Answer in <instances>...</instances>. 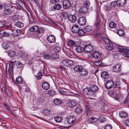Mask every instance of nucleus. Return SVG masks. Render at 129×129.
<instances>
[{"label":"nucleus","instance_id":"1","mask_svg":"<svg viewBox=\"0 0 129 129\" xmlns=\"http://www.w3.org/2000/svg\"><path fill=\"white\" fill-rule=\"evenodd\" d=\"M102 35L101 34H99L97 35V36L99 37H102L103 40L107 44V45L106 46L107 49L110 50H112L114 49V47L113 46V44L111 42H110L109 39L107 38L102 37Z\"/></svg>","mask_w":129,"mask_h":129},{"label":"nucleus","instance_id":"2","mask_svg":"<svg viewBox=\"0 0 129 129\" xmlns=\"http://www.w3.org/2000/svg\"><path fill=\"white\" fill-rule=\"evenodd\" d=\"M62 63L66 67H70L72 65L73 63V61L70 59H65L62 61Z\"/></svg>","mask_w":129,"mask_h":129},{"label":"nucleus","instance_id":"3","mask_svg":"<svg viewBox=\"0 0 129 129\" xmlns=\"http://www.w3.org/2000/svg\"><path fill=\"white\" fill-rule=\"evenodd\" d=\"M117 48H118V51L119 52H124V54L129 53V48H125V47L119 46H118Z\"/></svg>","mask_w":129,"mask_h":129},{"label":"nucleus","instance_id":"4","mask_svg":"<svg viewBox=\"0 0 129 129\" xmlns=\"http://www.w3.org/2000/svg\"><path fill=\"white\" fill-rule=\"evenodd\" d=\"M84 49L87 52H91L93 49V46L91 43H89L86 45L84 47Z\"/></svg>","mask_w":129,"mask_h":129},{"label":"nucleus","instance_id":"5","mask_svg":"<svg viewBox=\"0 0 129 129\" xmlns=\"http://www.w3.org/2000/svg\"><path fill=\"white\" fill-rule=\"evenodd\" d=\"M71 6V4L68 0H64L63 2V8L65 9L69 8Z\"/></svg>","mask_w":129,"mask_h":129},{"label":"nucleus","instance_id":"6","mask_svg":"<svg viewBox=\"0 0 129 129\" xmlns=\"http://www.w3.org/2000/svg\"><path fill=\"white\" fill-rule=\"evenodd\" d=\"M68 104L70 107L73 108L76 106L77 102L75 100H71L69 101Z\"/></svg>","mask_w":129,"mask_h":129},{"label":"nucleus","instance_id":"7","mask_svg":"<svg viewBox=\"0 0 129 129\" xmlns=\"http://www.w3.org/2000/svg\"><path fill=\"white\" fill-rule=\"evenodd\" d=\"M78 22V24L80 26H83L86 24V20L84 17H82L79 19Z\"/></svg>","mask_w":129,"mask_h":129},{"label":"nucleus","instance_id":"8","mask_svg":"<svg viewBox=\"0 0 129 129\" xmlns=\"http://www.w3.org/2000/svg\"><path fill=\"white\" fill-rule=\"evenodd\" d=\"M47 40L49 43H53L55 42L56 38L53 35L49 36L47 37Z\"/></svg>","mask_w":129,"mask_h":129},{"label":"nucleus","instance_id":"9","mask_svg":"<svg viewBox=\"0 0 129 129\" xmlns=\"http://www.w3.org/2000/svg\"><path fill=\"white\" fill-rule=\"evenodd\" d=\"M91 56L92 58H93L95 59H99L101 57L100 53L97 51L93 52Z\"/></svg>","mask_w":129,"mask_h":129},{"label":"nucleus","instance_id":"10","mask_svg":"<svg viewBox=\"0 0 129 129\" xmlns=\"http://www.w3.org/2000/svg\"><path fill=\"white\" fill-rule=\"evenodd\" d=\"M9 6H10L9 5H6L4 7L5 10H4V12L5 14L7 15H10L12 13V11L9 9V8L7 7Z\"/></svg>","mask_w":129,"mask_h":129},{"label":"nucleus","instance_id":"11","mask_svg":"<svg viewBox=\"0 0 129 129\" xmlns=\"http://www.w3.org/2000/svg\"><path fill=\"white\" fill-rule=\"evenodd\" d=\"M75 117L74 116L69 117L67 118V121L68 123L71 125L73 124L76 121Z\"/></svg>","mask_w":129,"mask_h":129},{"label":"nucleus","instance_id":"12","mask_svg":"<svg viewBox=\"0 0 129 129\" xmlns=\"http://www.w3.org/2000/svg\"><path fill=\"white\" fill-rule=\"evenodd\" d=\"M42 86V88L44 89L45 90H47L50 88V85L48 82L45 81L43 83Z\"/></svg>","mask_w":129,"mask_h":129},{"label":"nucleus","instance_id":"13","mask_svg":"<svg viewBox=\"0 0 129 129\" xmlns=\"http://www.w3.org/2000/svg\"><path fill=\"white\" fill-rule=\"evenodd\" d=\"M115 95L114 96V98L115 100L119 102L123 98L122 94L119 92L118 93L115 94Z\"/></svg>","mask_w":129,"mask_h":129},{"label":"nucleus","instance_id":"14","mask_svg":"<svg viewBox=\"0 0 129 129\" xmlns=\"http://www.w3.org/2000/svg\"><path fill=\"white\" fill-rule=\"evenodd\" d=\"M121 65L119 63L113 66V71L115 72H119L120 71Z\"/></svg>","mask_w":129,"mask_h":129},{"label":"nucleus","instance_id":"15","mask_svg":"<svg viewBox=\"0 0 129 129\" xmlns=\"http://www.w3.org/2000/svg\"><path fill=\"white\" fill-rule=\"evenodd\" d=\"M114 85V82L112 80L108 81L106 84V87L108 89L111 88Z\"/></svg>","mask_w":129,"mask_h":129},{"label":"nucleus","instance_id":"16","mask_svg":"<svg viewBox=\"0 0 129 129\" xmlns=\"http://www.w3.org/2000/svg\"><path fill=\"white\" fill-rule=\"evenodd\" d=\"M79 29V27L78 25L75 24L72 27V31L73 33H77Z\"/></svg>","mask_w":129,"mask_h":129},{"label":"nucleus","instance_id":"17","mask_svg":"<svg viewBox=\"0 0 129 129\" xmlns=\"http://www.w3.org/2000/svg\"><path fill=\"white\" fill-rule=\"evenodd\" d=\"M119 92L118 90L114 89L113 90H109L108 93V95L110 96H112L114 94H116Z\"/></svg>","mask_w":129,"mask_h":129},{"label":"nucleus","instance_id":"18","mask_svg":"<svg viewBox=\"0 0 129 129\" xmlns=\"http://www.w3.org/2000/svg\"><path fill=\"white\" fill-rule=\"evenodd\" d=\"M79 73L82 76H85L88 74V72L87 69H83L82 68Z\"/></svg>","mask_w":129,"mask_h":129},{"label":"nucleus","instance_id":"19","mask_svg":"<svg viewBox=\"0 0 129 129\" xmlns=\"http://www.w3.org/2000/svg\"><path fill=\"white\" fill-rule=\"evenodd\" d=\"M68 18L71 22H75L76 20V18L75 16L73 15H70Z\"/></svg>","mask_w":129,"mask_h":129},{"label":"nucleus","instance_id":"20","mask_svg":"<svg viewBox=\"0 0 129 129\" xmlns=\"http://www.w3.org/2000/svg\"><path fill=\"white\" fill-rule=\"evenodd\" d=\"M117 6L119 7H122L126 3V0H117Z\"/></svg>","mask_w":129,"mask_h":129},{"label":"nucleus","instance_id":"21","mask_svg":"<svg viewBox=\"0 0 129 129\" xmlns=\"http://www.w3.org/2000/svg\"><path fill=\"white\" fill-rule=\"evenodd\" d=\"M39 29V27L35 25L31 27L30 29V30L31 32H35L37 31Z\"/></svg>","mask_w":129,"mask_h":129},{"label":"nucleus","instance_id":"22","mask_svg":"<svg viewBox=\"0 0 129 129\" xmlns=\"http://www.w3.org/2000/svg\"><path fill=\"white\" fill-rule=\"evenodd\" d=\"M98 120V119L95 117H93L90 118L88 120V122L90 123H94L96 122Z\"/></svg>","mask_w":129,"mask_h":129},{"label":"nucleus","instance_id":"23","mask_svg":"<svg viewBox=\"0 0 129 129\" xmlns=\"http://www.w3.org/2000/svg\"><path fill=\"white\" fill-rule=\"evenodd\" d=\"M119 115L120 117L123 118H127L128 116V114L126 112L122 111L120 112Z\"/></svg>","mask_w":129,"mask_h":129},{"label":"nucleus","instance_id":"24","mask_svg":"<svg viewBox=\"0 0 129 129\" xmlns=\"http://www.w3.org/2000/svg\"><path fill=\"white\" fill-rule=\"evenodd\" d=\"M67 44L68 46L70 47L75 46L76 44L75 42L74 41L72 40H70L67 42Z\"/></svg>","mask_w":129,"mask_h":129},{"label":"nucleus","instance_id":"25","mask_svg":"<svg viewBox=\"0 0 129 129\" xmlns=\"http://www.w3.org/2000/svg\"><path fill=\"white\" fill-rule=\"evenodd\" d=\"M82 68L81 66L78 65L74 67V70L75 72H79H79L82 69Z\"/></svg>","mask_w":129,"mask_h":129},{"label":"nucleus","instance_id":"26","mask_svg":"<svg viewBox=\"0 0 129 129\" xmlns=\"http://www.w3.org/2000/svg\"><path fill=\"white\" fill-rule=\"evenodd\" d=\"M54 103L56 105L61 104L62 103V101L58 99H55L53 101Z\"/></svg>","mask_w":129,"mask_h":129},{"label":"nucleus","instance_id":"27","mask_svg":"<svg viewBox=\"0 0 129 129\" xmlns=\"http://www.w3.org/2000/svg\"><path fill=\"white\" fill-rule=\"evenodd\" d=\"M99 89L98 87L96 85H93L90 87V90L92 92H95L97 90Z\"/></svg>","mask_w":129,"mask_h":129},{"label":"nucleus","instance_id":"28","mask_svg":"<svg viewBox=\"0 0 129 129\" xmlns=\"http://www.w3.org/2000/svg\"><path fill=\"white\" fill-rule=\"evenodd\" d=\"M88 8L83 6L80 9V11L82 13H86L88 11Z\"/></svg>","mask_w":129,"mask_h":129},{"label":"nucleus","instance_id":"29","mask_svg":"<svg viewBox=\"0 0 129 129\" xmlns=\"http://www.w3.org/2000/svg\"><path fill=\"white\" fill-rule=\"evenodd\" d=\"M78 35L79 36H82L86 34V32L82 29H79L78 31L77 32Z\"/></svg>","mask_w":129,"mask_h":129},{"label":"nucleus","instance_id":"30","mask_svg":"<svg viewBox=\"0 0 129 129\" xmlns=\"http://www.w3.org/2000/svg\"><path fill=\"white\" fill-rule=\"evenodd\" d=\"M101 76L102 77L104 78H107L109 76L108 73L105 72H103L101 74Z\"/></svg>","mask_w":129,"mask_h":129},{"label":"nucleus","instance_id":"31","mask_svg":"<svg viewBox=\"0 0 129 129\" xmlns=\"http://www.w3.org/2000/svg\"><path fill=\"white\" fill-rule=\"evenodd\" d=\"M56 91L53 90H51L48 91L49 95L50 96H52L56 94Z\"/></svg>","mask_w":129,"mask_h":129},{"label":"nucleus","instance_id":"32","mask_svg":"<svg viewBox=\"0 0 129 129\" xmlns=\"http://www.w3.org/2000/svg\"><path fill=\"white\" fill-rule=\"evenodd\" d=\"M76 51L78 53H82L84 51L83 47H77L76 48Z\"/></svg>","mask_w":129,"mask_h":129},{"label":"nucleus","instance_id":"33","mask_svg":"<svg viewBox=\"0 0 129 129\" xmlns=\"http://www.w3.org/2000/svg\"><path fill=\"white\" fill-rule=\"evenodd\" d=\"M83 93L85 95L89 94L90 92V90L88 88H84L83 90Z\"/></svg>","mask_w":129,"mask_h":129},{"label":"nucleus","instance_id":"34","mask_svg":"<svg viewBox=\"0 0 129 129\" xmlns=\"http://www.w3.org/2000/svg\"><path fill=\"white\" fill-rule=\"evenodd\" d=\"M16 83L20 84L22 82L23 79L21 77H18L16 78Z\"/></svg>","mask_w":129,"mask_h":129},{"label":"nucleus","instance_id":"35","mask_svg":"<svg viewBox=\"0 0 129 129\" xmlns=\"http://www.w3.org/2000/svg\"><path fill=\"white\" fill-rule=\"evenodd\" d=\"M42 17L44 21H45L46 23H48L49 22H51L52 21L51 20L45 16L44 15V16H43Z\"/></svg>","mask_w":129,"mask_h":129},{"label":"nucleus","instance_id":"36","mask_svg":"<svg viewBox=\"0 0 129 129\" xmlns=\"http://www.w3.org/2000/svg\"><path fill=\"white\" fill-rule=\"evenodd\" d=\"M51 57L53 60H56L58 58V54L56 53H53L51 55Z\"/></svg>","mask_w":129,"mask_h":129},{"label":"nucleus","instance_id":"37","mask_svg":"<svg viewBox=\"0 0 129 129\" xmlns=\"http://www.w3.org/2000/svg\"><path fill=\"white\" fill-rule=\"evenodd\" d=\"M37 31L38 34V35H37V38H38L40 37V36H39V34H42L44 33V29L43 28H39V29Z\"/></svg>","mask_w":129,"mask_h":129},{"label":"nucleus","instance_id":"38","mask_svg":"<svg viewBox=\"0 0 129 129\" xmlns=\"http://www.w3.org/2000/svg\"><path fill=\"white\" fill-rule=\"evenodd\" d=\"M92 27L90 26H86L84 28L85 31L86 32H88L90 31L92 29Z\"/></svg>","mask_w":129,"mask_h":129},{"label":"nucleus","instance_id":"39","mask_svg":"<svg viewBox=\"0 0 129 129\" xmlns=\"http://www.w3.org/2000/svg\"><path fill=\"white\" fill-rule=\"evenodd\" d=\"M116 33L120 36H123L124 35L123 31L121 29H117Z\"/></svg>","mask_w":129,"mask_h":129},{"label":"nucleus","instance_id":"40","mask_svg":"<svg viewBox=\"0 0 129 129\" xmlns=\"http://www.w3.org/2000/svg\"><path fill=\"white\" fill-rule=\"evenodd\" d=\"M16 25L18 27L21 28L24 26V24L22 22L18 21L16 23Z\"/></svg>","mask_w":129,"mask_h":129},{"label":"nucleus","instance_id":"41","mask_svg":"<svg viewBox=\"0 0 129 129\" xmlns=\"http://www.w3.org/2000/svg\"><path fill=\"white\" fill-rule=\"evenodd\" d=\"M53 7L55 9L59 10L61 9V6L60 4H57L55 5Z\"/></svg>","mask_w":129,"mask_h":129},{"label":"nucleus","instance_id":"42","mask_svg":"<svg viewBox=\"0 0 129 129\" xmlns=\"http://www.w3.org/2000/svg\"><path fill=\"white\" fill-rule=\"evenodd\" d=\"M62 118L59 116L56 117L54 118L55 121L57 122H61L62 120Z\"/></svg>","mask_w":129,"mask_h":129},{"label":"nucleus","instance_id":"43","mask_svg":"<svg viewBox=\"0 0 129 129\" xmlns=\"http://www.w3.org/2000/svg\"><path fill=\"white\" fill-rule=\"evenodd\" d=\"M109 26L110 28H114L116 27V24L114 22H112L109 23Z\"/></svg>","mask_w":129,"mask_h":129},{"label":"nucleus","instance_id":"44","mask_svg":"<svg viewBox=\"0 0 129 129\" xmlns=\"http://www.w3.org/2000/svg\"><path fill=\"white\" fill-rule=\"evenodd\" d=\"M8 54L9 55L10 57H14L15 54V52L11 50L9 51L8 52Z\"/></svg>","mask_w":129,"mask_h":129},{"label":"nucleus","instance_id":"45","mask_svg":"<svg viewBox=\"0 0 129 129\" xmlns=\"http://www.w3.org/2000/svg\"><path fill=\"white\" fill-rule=\"evenodd\" d=\"M68 14L66 12H64L61 13V16L63 17L65 19H66L68 17Z\"/></svg>","mask_w":129,"mask_h":129},{"label":"nucleus","instance_id":"46","mask_svg":"<svg viewBox=\"0 0 129 129\" xmlns=\"http://www.w3.org/2000/svg\"><path fill=\"white\" fill-rule=\"evenodd\" d=\"M42 72L39 71L36 76V77L38 80H40L41 79L42 76Z\"/></svg>","mask_w":129,"mask_h":129},{"label":"nucleus","instance_id":"47","mask_svg":"<svg viewBox=\"0 0 129 129\" xmlns=\"http://www.w3.org/2000/svg\"><path fill=\"white\" fill-rule=\"evenodd\" d=\"M61 48L59 46H55L54 48V50L56 52H59L61 50Z\"/></svg>","mask_w":129,"mask_h":129},{"label":"nucleus","instance_id":"48","mask_svg":"<svg viewBox=\"0 0 129 129\" xmlns=\"http://www.w3.org/2000/svg\"><path fill=\"white\" fill-rule=\"evenodd\" d=\"M117 2L113 1L111 2L110 3L111 6L112 7H115L117 6Z\"/></svg>","mask_w":129,"mask_h":129},{"label":"nucleus","instance_id":"49","mask_svg":"<svg viewBox=\"0 0 129 129\" xmlns=\"http://www.w3.org/2000/svg\"><path fill=\"white\" fill-rule=\"evenodd\" d=\"M13 30L14 31H15V35L16 36H19V35H20V30L19 29H14Z\"/></svg>","mask_w":129,"mask_h":129},{"label":"nucleus","instance_id":"50","mask_svg":"<svg viewBox=\"0 0 129 129\" xmlns=\"http://www.w3.org/2000/svg\"><path fill=\"white\" fill-rule=\"evenodd\" d=\"M90 5V3L89 2L86 1L83 3V6L88 8L89 6Z\"/></svg>","mask_w":129,"mask_h":129},{"label":"nucleus","instance_id":"51","mask_svg":"<svg viewBox=\"0 0 129 129\" xmlns=\"http://www.w3.org/2000/svg\"><path fill=\"white\" fill-rule=\"evenodd\" d=\"M50 111L49 110L46 109L44 111V114L45 115H48L49 114Z\"/></svg>","mask_w":129,"mask_h":129},{"label":"nucleus","instance_id":"52","mask_svg":"<svg viewBox=\"0 0 129 129\" xmlns=\"http://www.w3.org/2000/svg\"><path fill=\"white\" fill-rule=\"evenodd\" d=\"M11 28V24H10L9 25H6V24L4 25L3 28H5L6 29H9L10 28Z\"/></svg>","mask_w":129,"mask_h":129},{"label":"nucleus","instance_id":"53","mask_svg":"<svg viewBox=\"0 0 129 129\" xmlns=\"http://www.w3.org/2000/svg\"><path fill=\"white\" fill-rule=\"evenodd\" d=\"M12 18L13 20L14 21L19 20V18L18 16L16 15L14 16Z\"/></svg>","mask_w":129,"mask_h":129},{"label":"nucleus","instance_id":"54","mask_svg":"<svg viewBox=\"0 0 129 129\" xmlns=\"http://www.w3.org/2000/svg\"><path fill=\"white\" fill-rule=\"evenodd\" d=\"M43 57L44 58L46 59H49L51 57V56L49 54H45L44 55Z\"/></svg>","mask_w":129,"mask_h":129},{"label":"nucleus","instance_id":"55","mask_svg":"<svg viewBox=\"0 0 129 129\" xmlns=\"http://www.w3.org/2000/svg\"><path fill=\"white\" fill-rule=\"evenodd\" d=\"M128 102H129V96L127 95L126 98L123 104H126Z\"/></svg>","mask_w":129,"mask_h":129},{"label":"nucleus","instance_id":"56","mask_svg":"<svg viewBox=\"0 0 129 129\" xmlns=\"http://www.w3.org/2000/svg\"><path fill=\"white\" fill-rule=\"evenodd\" d=\"M9 46V44L6 43H4L3 45V46L5 49H6L8 48Z\"/></svg>","mask_w":129,"mask_h":129},{"label":"nucleus","instance_id":"57","mask_svg":"<svg viewBox=\"0 0 129 129\" xmlns=\"http://www.w3.org/2000/svg\"><path fill=\"white\" fill-rule=\"evenodd\" d=\"M5 24V22L2 21H0V28H3Z\"/></svg>","mask_w":129,"mask_h":129},{"label":"nucleus","instance_id":"58","mask_svg":"<svg viewBox=\"0 0 129 129\" xmlns=\"http://www.w3.org/2000/svg\"><path fill=\"white\" fill-rule=\"evenodd\" d=\"M16 66L18 68H20L23 66V64L21 62H19L16 64Z\"/></svg>","mask_w":129,"mask_h":129},{"label":"nucleus","instance_id":"59","mask_svg":"<svg viewBox=\"0 0 129 129\" xmlns=\"http://www.w3.org/2000/svg\"><path fill=\"white\" fill-rule=\"evenodd\" d=\"M94 25L95 26L97 27L100 26V21H97V22L94 24Z\"/></svg>","mask_w":129,"mask_h":129},{"label":"nucleus","instance_id":"60","mask_svg":"<svg viewBox=\"0 0 129 129\" xmlns=\"http://www.w3.org/2000/svg\"><path fill=\"white\" fill-rule=\"evenodd\" d=\"M112 126L110 124L107 125H106L104 128V129H112Z\"/></svg>","mask_w":129,"mask_h":129},{"label":"nucleus","instance_id":"61","mask_svg":"<svg viewBox=\"0 0 129 129\" xmlns=\"http://www.w3.org/2000/svg\"><path fill=\"white\" fill-rule=\"evenodd\" d=\"M76 112L78 113H80L81 112V108L80 107H77L76 109Z\"/></svg>","mask_w":129,"mask_h":129},{"label":"nucleus","instance_id":"62","mask_svg":"<svg viewBox=\"0 0 129 129\" xmlns=\"http://www.w3.org/2000/svg\"><path fill=\"white\" fill-rule=\"evenodd\" d=\"M64 50L67 54H71V52L69 49L65 48V49H64Z\"/></svg>","mask_w":129,"mask_h":129},{"label":"nucleus","instance_id":"63","mask_svg":"<svg viewBox=\"0 0 129 129\" xmlns=\"http://www.w3.org/2000/svg\"><path fill=\"white\" fill-rule=\"evenodd\" d=\"M102 62L101 60L95 62L97 66L102 65Z\"/></svg>","mask_w":129,"mask_h":129},{"label":"nucleus","instance_id":"64","mask_svg":"<svg viewBox=\"0 0 129 129\" xmlns=\"http://www.w3.org/2000/svg\"><path fill=\"white\" fill-rule=\"evenodd\" d=\"M3 36L4 37H8L10 36V34L4 32L3 33Z\"/></svg>","mask_w":129,"mask_h":129}]
</instances>
